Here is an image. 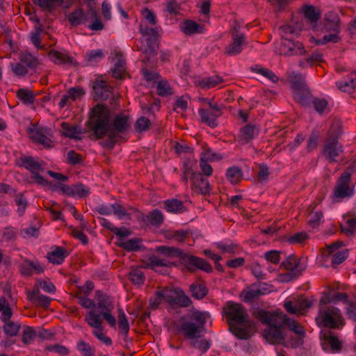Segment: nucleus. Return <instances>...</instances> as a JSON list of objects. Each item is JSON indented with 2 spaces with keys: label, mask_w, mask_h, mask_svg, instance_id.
Instances as JSON below:
<instances>
[{
  "label": "nucleus",
  "mask_w": 356,
  "mask_h": 356,
  "mask_svg": "<svg viewBox=\"0 0 356 356\" xmlns=\"http://www.w3.org/2000/svg\"><path fill=\"white\" fill-rule=\"evenodd\" d=\"M85 321L88 325L97 330H103L101 316L95 311H90L85 315Z\"/></svg>",
  "instance_id": "c9c22d12"
},
{
  "label": "nucleus",
  "mask_w": 356,
  "mask_h": 356,
  "mask_svg": "<svg viewBox=\"0 0 356 356\" xmlns=\"http://www.w3.org/2000/svg\"><path fill=\"white\" fill-rule=\"evenodd\" d=\"M223 79L219 76H214L211 77H207L203 79L200 81V86L202 88H213L218 86L219 83H222Z\"/></svg>",
  "instance_id": "0e129e2a"
},
{
  "label": "nucleus",
  "mask_w": 356,
  "mask_h": 356,
  "mask_svg": "<svg viewBox=\"0 0 356 356\" xmlns=\"http://www.w3.org/2000/svg\"><path fill=\"white\" fill-rule=\"evenodd\" d=\"M27 299L31 301L36 307L47 309L49 307L51 299L43 294L40 293V289L36 287L32 291H28Z\"/></svg>",
  "instance_id": "aec40b11"
},
{
  "label": "nucleus",
  "mask_w": 356,
  "mask_h": 356,
  "mask_svg": "<svg viewBox=\"0 0 356 356\" xmlns=\"http://www.w3.org/2000/svg\"><path fill=\"white\" fill-rule=\"evenodd\" d=\"M67 250L60 246H55L54 250L47 253V258L50 263L61 264L68 256Z\"/></svg>",
  "instance_id": "5701e85b"
},
{
  "label": "nucleus",
  "mask_w": 356,
  "mask_h": 356,
  "mask_svg": "<svg viewBox=\"0 0 356 356\" xmlns=\"http://www.w3.org/2000/svg\"><path fill=\"white\" fill-rule=\"evenodd\" d=\"M337 88L348 93L352 92L356 88V73L350 74L346 81H339L336 82Z\"/></svg>",
  "instance_id": "72a5a7b5"
},
{
  "label": "nucleus",
  "mask_w": 356,
  "mask_h": 356,
  "mask_svg": "<svg viewBox=\"0 0 356 356\" xmlns=\"http://www.w3.org/2000/svg\"><path fill=\"white\" fill-rule=\"evenodd\" d=\"M185 258H186V259L184 260L186 264L191 271H193L195 269H200L208 273L213 271L212 266L201 257L190 255L185 257Z\"/></svg>",
  "instance_id": "2eb2a0df"
},
{
  "label": "nucleus",
  "mask_w": 356,
  "mask_h": 356,
  "mask_svg": "<svg viewBox=\"0 0 356 356\" xmlns=\"http://www.w3.org/2000/svg\"><path fill=\"white\" fill-rule=\"evenodd\" d=\"M19 60L31 70L35 69L40 65L39 58L29 52H21L19 56Z\"/></svg>",
  "instance_id": "f704fd0d"
},
{
  "label": "nucleus",
  "mask_w": 356,
  "mask_h": 356,
  "mask_svg": "<svg viewBox=\"0 0 356 356\" xmlns=\"http://www.w3.org/2000/svg\"><path fill=\"white\" fill-rule=\"evenodd\" d=\"M4 323L3 330L8 337H14L18 335L22 325L19 322H14L8 318V320H1Z\"/></svg>",
  "instance_id": "7c9ffc66"
},
{
  "label": "nucleus",
  "mask_w": 356,
  "mask_h": 356,
  "mask_svg": "<svg viewBox=\"0 0 356 356\" xmlns=\"http://www.w3.org/2000/svg\"><path fill=\"white\" fill-rule=\"evenodd\" d=\"M106 136H107V138L100 144L102 147H107L109 149H112L114 147L115 144L118 142V139L120 138L111 131H109Z\"/></svg>",
  "instance_id": "338daca9"
},
{
  "label": "nucleus",
  "mask_w": 356,
  "mask_h": 356,
  "mask_svg": "<svg viewBox=\"0 0 356 356\" xmlns=\"http://www.w3.org/2000/svg\"><path fill=\"white\" fill-rule=\"evenodd\" d=\"M179 288H168L165 287L161 290V293L163 297V300L165 302L169 303L171 306L174 302V300L175 299V296L177 293H179Z\"/></svg>",
  "instance_id": "603ef678"
},
{
  "label": "nucleus",
  "mask_w": 356,
  "mask_h": 356,
  "mask_svg": "<svg viewBox=\"0 0 356 356\" xmlns=\"http://www.w3.org/2000/svg\"><path fill=\"white\" fill-rule=\"evenodd\" d=\"M67 19L71 27L78 26L84 24L87 21L86 16L81 8H77L67 15Z\"/></svg>",
  "instance_id": "bb28decb"
},
{
  "label": "nucleus",
  "mask_w": 356,
  "mask_h": 356,
  "mask_svg": "<svg viewBox=\"0 0 356 356\" xmlns=\"http://www.w3.org/2000/svg\"><path fill=\"white\" fill-rule=\"evenodd\" d=\"M181 31L186 35H191L196 33H202L204 27L195 21L185 19L180 24Z\"/></svg>",
  "instance_id": "b1692460"
},
{
  "label": "nucleus",
  "mask_w": 356,
  "mask_h": 356,
  "mask_svg": "<svg viewBox=\"0 0 356 356\" xmlns=\"http://www.w3.org/2000/svg\"><path fill=\"white\" fill-rule=\"evenodd\" d=\"M15 202L18 207L17 212L19 216H22L28 206V202L23 193H18L15 195Z\"/></svg>",
  "instance_id": "bf43d9fd"
},
{
  "label": "nucleus",
  "mask_w": 356,
  "mask_h": 356,
  "mask_svg": "<svg viewBox=\"0 0 356 356\" xmlns=\"http://www.w3.org/2000/svg\"><path fill=\"white\" fill-rule=\"evenodd\" d=\"M0 312H1V320H8L13 316L12 309L5 298L0 299Z\"/></svg>",
  "instance_id": "6e6d98bb"
},
{
  "label": "nucleus",
  "mask_w": 356,
  "mask_h": 356,
  "mask_svg": "<svg viewBox=\"0 0 356 356\" xmlns=\"http://www.w3.org/2000/svg\"><path fill=\"white\" fill-rule=\"evenodd\" d=\"M341 231L348 236L356 234V218H352L347 220L346 225L341 227Z\"/></svg>",
  "instance_id": "774afa93"
},
{
  "label": "nucleus",
  "mask_w": 356,
  "mask_h": 356,
  "mask_svg": "<svg viewBox=\"0 0 356 356\" xmlns=\"http://www.w3.org/2000/svg\"><path fill=\"white\" fill-rule=\"evenodd\" d=\"M36 333L34 328L29 326H24L22 334V341L24 344H30L35 337Z\"/></svg>",
  "instance_id": "680f3d73"
},
{
  "label": "nucleus",
  "mask_w": 356,
  "mask_h": 356,
  "mask_svg": "<svg viewBox=\"0 0 356 356\" xmlns=\"http://www.w3.org/2000/svg\"><path fill=\"white\" fill-rule=\"evenodd\" d=\"M60 127L62 128V135L65 137L75 139L76 140H81L80 134L85 133H91V131H88L86 127L85 129H82L79 125L73 124L71 125L70 123L63 122L61 123Z\"/></svg>",
  "instance_id": "a211bd4d"
},
{
  "label": "nucleus",
  "mask_w": 356,
  "mask_h": 356,
  "mask_svg": "<svg viewBox=\"0 0 356 356\" xmlns=\"http://www.w3.org/2000/svg\"><path fill=\"white\" fill-rule=\"evenodd\" d=\"M99 309V314L104 320L111 326L115 327L116 325V319L113 315V311L114 310V305H110V306H106L104 307H97Z\"/></svg>",
  "instance_id": "79ce46f5"
},
{
  "label": "nucleus",
  "mask_w": 356,
  "mask_h": 356,
  "mask_svg": "<svg viewBox=\"0 0 356 356\" xmlns=\"http://www.w3.org/2000/svg\"><path fill=\"white\" fill-rule=\"evenodd\" d=\"M305 17L312 23L316 22L320 19V14L317 13L312 6H305L303 7Z\"/></svg>",
  "instance_id": "4d7b16f0"
},
{
  "label": "nucleus",
  "mask_w": 356,
  "mask_h": 356,
  "mask_svg": "<svg viewBox=\"0 0 356 356\" xmlns=\"http://www.w3.org/2000/svg\"><path fill=\"white\" fill-rule=\"evenodd\" d=\"M243 171L237 166H232L227 170L226 177L232 184H238L243 178Z\"/></svg>",
  "instance_id": "58836bf2"
},
{
  "label": "nucleus",
  "mask_w": 356,
  "mask_h": 356,
  "mask_svg": "<svg viewBox=\"0 0 356 356\" xmlns=\"http://www.w3.org/2000/svg\"><path fill=\"white\" fill-rule=\"evenodd\" d=\"M352 172L344 170L337 178L331 199L333 202H339L343 199L351 197L354 195V186L352 185Z\"/></svg>",
  "instance_id": "f03ea898"
},
{
  "label": "nucleus",
  "mask_w": 356,
  "mask_h": 356,
  "mask_svg": "<svg viewBox=\"0 0 356 356\" xmlns=\"http://www.w3.org/2000/svg\"><path fill=\"white\" fill-rule=\"evenodd\" d=\"M17 97L26 105L31 104L35 101V95L33 91L25 89L20 88L16 92Z\"/></svg>",
  "instance_id": "c03bdc74"
},
{
  "label": "nucleus",
  "mask_w": 356,
  "mask_h": 356,
  "mask_svg": "<svg viewBox=\"0 0 356 356\" xmlns=\"http://www.w3.org/2000/svg\"><path fill=\"white\" fill-rule=\"evenodd\" d=\"M29 134L31 139L35 143L46 148H51L53 146V141L44 134L42 129H30Z\"/></svg>",
  "instance_id": "4be33fe9"
},
{
  "label": "nucleus",
  "mask_w": 356,
  "mask_h": 356,
  "mask_svg": "<svg viewBox=\"0 0 356 356\" xmlns=\"http://www.w3.org/2000/svg\"><path fill=\"white\" fill-rule=\"evenodd\" d=\"M118 327L124 334L127 335L129 331V325L127 316L122 309H119L118 314Z\"/></svg>",
  "instance_id": "052dcab7"
},
{
  "label": "nucleus",
  "mask_w": 356,
  "mask_h": 356,
  "mask_svg": "<svg viewBox=\"0 0 356 356\" xmlns=\"http://www.w3.org/2000/svg\"><path fill=\"white\" fill-rule=\"evenodd\" d=\"M280 52L285 56H302L306 53L302 42L286 37L282 38Z\"/></svg>",
  "instance_id": "1a4fd4ad"
},
{
  "label": "nucleus",
  "mask_w": 356,
  "mask_h": 356,
  "mask_svg": "<svg viewBox=\"0 0 356 356\" xmlns=\"http://www.w3.org/2000/svg\"><path fill=\"white\" fill-rule=\"evenodd\" d=\"M312 306L311 301L305 296H301L293 301H286L284 304V307L287 312L295 314L302 312Z\"/></svg>",
  "instance_id": "f8f14e48"
},
{
  "label": "nucleus",
  "mask_w": 356,
  "mask_h": 356,
  "mask_svg": "<svg viewBox=\"0 0 356 356\" xmlns=\"http://www.w3.org/2000/svg\"><path fill=\"white\" fill-rule=\"evenodd\" d=\"M198 113L202 122L211 128H215L218 126L217 118H219V116L207 108H200Z\"/></svg>",
  "instance_id": "c756f323"
},
{
  "label": "nucleus",
  "mask_w": 356,
  "mask_h": 356,
  "mask_svg": "<svg viewBox=\"0 0 356 356\" xmlns=\"http://www.w3.org/2000/svg\"><path fill=\"white\" fill-rule=\"evenodd\" d=\"M44 162L37 157L31 156L22 155L17 161V165L20 168H24L29 171L35 182L42 186H47L49 181L42 176L40 173L44 170L43 165Z\"/></svg>",
  "instance_id": "7ed1b4c3"
},
{
  "label": "nucleus",
  "mask_w": 356,
  "mask_h": 356,
  "mask_svg": "<svg viewBox=\"0 0 356 356\" xmlns=\"http://www.w3.org/2000/svg\"><path fill=\"white\" fill-rule=\"evenodd\" d=\"M146 220L147 223L156 227H159L163 222L164 217L162 212L156 209L149 212L146 216Z\"/></svg>",
  "instance_id": "4c0bfd02"
},
{
  "label": "nucleus",
  "mask_w": 356,
  "mask_h": 356,
  "mask_svg": "<svg viewBox=\"0 0 356 356\" xmlns=\"http://www.w3.org/2000/svg\"><path fill=\"white\" fill-rule=\"evenodd\" d=\"M10 67L13 74L19 77H24L29 72L28 68L19 60L17 63H11Z\"/></svg>",
  "instance_id": "5fc2aeb1"
},
{
  "label": "nucleus",
  "mask_w": 356,
  "mask_h": 356,
  "mask_svg": "<svg viewBox=\"0 0 356 356\" xmlns=\"http://www.w3.org/2000/svg\"><path fill=\"white\" fill-rule=\"evenodd\" d=\"M232 42L227 46L224 54L226 56H236L242 51V47L247 44L245 33L240 31V26L236 24L231 30Z\"/></svg>",
  "instance_id": "423d86ee"
},
{
  "label": "nucleus",
  "mask_w": 356,
  "mask_h": 356,
  "mask_svg": "<svg viewBox=\"0 0 356 356\" xmlns=\"http://www.w3.org/2000/svg\"><path fill=\"white\" fill-rule=\"evenodd\" d=\"M254 316L257 318L261 323L266 325H271L276 322V318H280V315H275L270 312L266 311L263 309H259L254 312Z\"/></svg>",
  "instance_id": "2f4dec72"
},
{
  "label": "nucleus",
  "mask_w": 356,
  "mask_h": 356,
  "mask_svg": "<svg viewBox=\"0 0 356 356\" xmlns=\"http://www.w3.org/2000/svg\"><path fill=\"white\" fill-rule=\"evenodd\" d=\"M74 197H86L90 194V188L82 184L72 185Z\"/></svg>",
  "instance_id": "e2e57ef3"
},
{
  "label": "nucleus",
  "mask_w": 356,
  "mask_h": 356,
  "mask_svg": "<svg viewBox=\"0 0 356 356\" xmlns=\"http://www.w3.org/2000/svg\"><path fill=\"white\" fill-rule=\"evenodd\" d=\"M88 131H91L89 138L92 140L103 139L111 131L118 136L124 134L130 128L129 117L120 114L111 119V111L104 104L94 106L88 114L86 121Z\"/></svg>",
  "instance_id": "f257e3e1"
},
{
  "label": "nucleus",
  "mask_w": 356,
  "mask_h": 356,
  "mask_svg": "<svg viewBox=\"0 0 356 356\" xmlns=\"http://www.w3.org/2000/svg\"><path fill=\"white\" fill-rule=\"evenodd\" d=\"M128 278L133 284H143L145 280V276L140 268H131L128 274Z\"/></svg>",
  "instance_id": "37998d69"
},
{
  "label": "nucleus",
  "mask_w": 356,
  "mask_h": 356,
  "mask_svg": "<svg viewBox=\"0 0 356 356\" xmlns=\"http://www.w3.org/2000/svg\"><path fill=\"white\" fill-rule=\"evenodd\" d=\"M280 319L283 325L289 327L290 330L297 334V337H291V347L296 348L303 343V338L305 337V329L297 321L287 317L285 314H280Z\"/></svg>",
  "instance_id": "6e6552de"
},
{
  "label": "nucleus",
  "mask_w": 356,
  "mask_h": 356,
  "mask_svg": "<svg viewBox=\"0 0 356 356\" xmlns=\"http://www.w3.org/2000/svg\"><path fill=\"white\" fill-rule=\"evenodd\" d=\"M293 98L296 102L304 106H309L313 99L311 90L309 88L294 92Z\"/></svg>",
  "instance_id": "473e14b6"
},
{
  "label": "nucleus",
  "mask_w": 356,
  "mask_h": 356,
  "mask_svg": "<svg viewBox=\"0 0 356 356\" xmlns=\"http://www.w3.org/2000/svg\"><path fill=\"white\" fill-rule=\"evenodd\" d=\"M190 346L200 350L202 353H205L211 347V341L204 339L195 338L191 340Z\"/></svg>",
  "instance_id": "de8ad7c7"
},
{
  "label": "nucleus",
  "mask_w": 356,
  "mask_h": 356,
  "mask_svg": "<svg viewBox=\"0 0 356 356\" xmlns=\"http://www.w3.org/2000/svg\"><path fill=\"white\" fill-rule=\"evenodd\" d=\"M50 59L57 65L69 64L72 65L74 59L70 56L67 52H61L57 50L52 49L49 52Z\"/></svg>",
  "instance_id": "393cba45"
},
{
  "label": "nucleus",
  "mask_w": 356,
  "mask_h": 356,
  "mask_svg": "<svg viewBox=\"0 0 356 356\" xmlns=\"http://www.w3.org/2000/svg\"><path fill=\"white\" fill-rule=\"evenodd\" d=\"M193 302L191 298L186 296L182 289H179V293H177L175 299L172 306H177L179 307H188L192 305Z\"/></svg>",
  "instance_id": "a18cd8bd"
},
{
  "label": "nucleus",
  "mask_w": 356,
  "mask_h": 356,
  "mask_svg": "<svg viewBox=\"0 0 356 356\" xmlns=\"http://www.w3.org/2000/svg\"><path fill=\"white\" fill-rule=\"evenodd\" d=\"M140 243L141 239L133 238L125 241H120L117 243V245L128 252H134L140 249Z\"/></svg>",
  "instance_id": "ea45409f"
},
{
  "label": "nucleus",
  "mask_w": 356,
  "mask_h": 356,
  "mask_svg": "<svg viewBox=\"0 0 356 356\" xmlns=\"http://www.w3.org/2000/svg\"><path fill=\"white\" fill-rule=\"evenodd\" d=\"M264 293L265 292L260 289H250L248 290H243L242 296L243 297V300L246 302H249Z\"/></svg>",
  "instance_id": "864d4df0"
},
{
  "label": "nucleus",
  "mask_w": 356,
  "mask_h": 356,
  "mask_svg": "<svg viewBox=\"0 0 356 356\" xmlns=\"http://www.w3.org/2000/svg\"><path fill=\"white\" fill-rule=\"evenodd\" d=\"M151 122L145 117H140L137 119L135 124V129L138 132H145L150 129Z\"/></svg>",
  "instance_id": "69168bd1"
},
{
  "label": "nucleus",
  "mask_w": 356,
  "mask_h": 356,
  "mask_svg": "<svg viewBox=\"0 0 356 356\" xmlns=\"http://www.w3.org/2000/svg\"><path fill=\"white\" fill-rule=\"evenodd\" d=\"M281 268L286 269L288 272L282 275V280L284 282H290L298 277L305 269V266H301L300 260L297 261L296 257L291 255L282 261Z\"/></svg>",
  "instance_id": "0eeeda50"
},
{
  "label": "nucleus",
  "mask_w": 356,
  "mask_h": 356,
  "mask_svg": "<svg viewBox=\"0 0 356 356\" xmlns=\"http://www.w3.org/2000/svg\"><path fill=\"white\" fill-rule=\"evenodd\" d=\"M193 298L197 300L203 299L208 293V289L203 283H193L189 287Z\"/></svg>",
  "instance_id": "e433bc0d"
},
{
  "label": "nucleus",
  "mask_w": 356,
  "mask_h": 356,
  "mask_svg": "<svg viewBox=\"0 0 356 356\" xmlns=\"http://www.w3.org/2000/svg\"><path fill=\"white\" fill-rule=\"evenodd\" d=\"M33 3L39 6L42 11L51 12L57 7L69 8L72 0H32Z\"/></svg>",
  "instance_id": "ddd939ff"
},
{
  "label": "nucleus",
  "mask_w": 356,
  "mask_h": 356,
  "mask_svg": "<svg viewBox=\"0 0 356 356\" xmlns=\"http://www.w3.org/2000/svg\"><path fill=\"white\" fill-rule=\"evenodd\" d=\"M92 89L96 100H106L111 99L112 102H115L116 99L113 93V88L104 80L97 79L94 81ZM111 104H113V102H111Z\"/></svg>",
  "instance_id": "9d476101"
},
{
  "label": "nucleus",
  "mask_w": 356,
  "mask_h": 356,
  "mask_svg": "<svg viewBox=\"0 0 356 356\" xmlns=\"http://www.w3.org/2000/svg\"><path fill=\"white\" fill-rule=\"evenodd\" d=\"M105 56L102 49L91 50L86 53V60L89 65H94Z\"/></svg>",
  "instance_id": "8fccbe9b"
},
{
  "label": "nucleus",
  "mask_w": 356,
  "mask_h": 356,
  "mask_svg": "<svg viewBox=\"0 0 356 356\" xmlns=\"http://www.w3.org/2000/svg\"><path fill=\"white\" fill-rule=\"evenodd\" d=\"M179 332H181L187 339L200 338L203 330L195 323L191 321L183 322L178 327Z\"/></svg>",
  "instance_id": "6ab92c4d"
},
{
  "label": "nucleus",
  "mask_w": 356,
  "mask_h": 356,
  "mask_svg": "<svg viewBox=\"0 0 356 356\" xmlns=\"http://www.w3.org/2000/svg\"><path fill=\"white\" fill-rule=\"evenodd\" d=\"M157 251L162 254L170 257H178L184 259L186 257L181 249L175 247L162 245L157 248Z\"/></svg>",
  "instance_id": "a19ab883"
},
{
  "label": "nucleus",
  "mask_w": 356,
  "mask_h": 356,
  "mask_svg": "<svg viewBox=\"0 0 356 356\" xmlns=\"http://www.w3.org/2000/svg\"><path fill=\"white\" fill-rule=\"evenodd\" d=\"M325 19L326 21L325 29L327 31L339 33L340 31V19L339 15L334 12H329L325 14Z\"/></svg>",
  "instance_id": "cd10ccee"
},
{
  "label": "nucleus",
  "mask_w": 356,
  "mask_h": 356,
  "mask_svg": "<svg viewBox=\"0 0 356 356\" xmlns=\"http://www.w3.org/2000/svg\"><path fill=\"white\" fill-rule=\"evenodd\" d=\"M323 323L326 327L337 328L341 321L340 311L336 307H330L322 314Z\"/></svg>",
  "instance_id": "4468645a"
},
{
  "label": "nucleus",
  "mask_w": 356,
  "mask_h": 356,
  "mask_svg": "<svg viewBox=\"0 0 356 356\" xmlns=\"http://www.w3.org/2000/svg\"><path fill=\"white\" fill-rule=\"evenodd\" d=\"M18 268L22 275L24 276H31L34 273L40 274L44 272V268L38 261H33L27 259H25L22 263L19 264Z\"/></svg>",
  "instance_id": "412c9836"
},
{
  "label": "nucleus",
  "mask_w": 356,
  "mask_h": 356,
  "mask_svg": "<svg viewBox=\"0 0 356 356\" xmlns=\"http://www.w3.org/2000/svg\"><path fill=\"white\" fill-rule=\"evenodd\" d=\"M222 314L225 316L229 326L234 324H243L248 319V313L245 307L233 301L226 302L222 308Z\"/></svg>",
  "instance_id": "20e7f679"
},
{
  "label": "nucleus",
  "mask_w": 356,
  "mask_h": 356,
  "mask_svg": "<svg viewBox=\"0 0 356 356\" xmlns=\"http://www.w3.org/2000/svg\"><path fill=\"white\" fill-rule=\"evenodd\" d=\"M266 339L273 344H281L284 342V335L281 330V326L277 325L275 323L268 325L264 331Z\"/></svg>",
  "instance_id": "f3484780"
},
{
  "label": "nucleus",
  "mask_w": 356,
  "mask_h": 356,
  "mask_svg": "<svg viewBox=\"0 0 356 356\" xmlns=\"http://www.w3.org/2000/svg\"><path fill=\"white\" fill-rule=\"evenodd\" d=\"M111 208L113 209L112 213L117 216L119 219L131 218V214L129 213L127 209L122 207L121 204L115 203L111 204Z\"/></svg>",
  "instance_id": "13d9d810"
},
{
  "label": "nucleus",
  "mask_w": 356,
  "mask_h": 356,
  "mask_svg": "<svg viewBox=\"0 0 356 356\" xmlns=\"http://www.w3.org/2000/svg\"><path fill=\"white\" fill-rule=\"evenodd\" d=\"M157 41V36L148 37L147 38V47H145V49H140V50L145 54V59H143V62L148 61L152 57H154L157 54V49L159 47Z\"/></svg>",
  "instance_id": "a878e982"
},
{
  "label": "nucleus",
  "mask_w": 356,
  "mask_h": 356,
  "mask_svg": "<svg viewBox=\"0 0 356 356\" xmlns=\"http://www.w3.org/2000/svg\"><path fill=\"white\" fill-rule=\"evenodd\" d=\"M191 188L197 193L204 195L209 194L211 191L209 180L200 172L193 175Z\"/></svg>",
  "instance_id": "dca6fc26"
},
{
  "label": "nucleus",
  "mask_w": 356,
  "mask_h": 356,
  "mask_svg": "<svg viewBox=\"0 0 356 356\" xmlns=\"http://www.w3.org/2000/svg\"><path fill=\"white\" fill-rule=\"evenodd\" d=\"M188 234V231H185L182 229L168 230L164 233V236L166 239H173L177 242H182L185 240Z\"/></svg>",
  "instance_id": "49530a36"
},
{
  "label": "nucleus",
  "mask_w": 356,
  "mask_h": 356,
  "mask_svg": "<svg viewBox=\"0 0 356 356\" xmlns=\"http://www.w3.org/2000/svg\"><path fill=\"white\" fill-rule=\"evenodd\" d=\"M341 134L330 129L322 148V155L329 163L337 162V158L343 152V145L339 142Z\"/></svg>",
  "instance_id": "39448f33"
},
{
  "label": "nucleus",
  "mask_w": 356,
  "mask_h": 356,
  "mask_svg": "<svg viewBox=\"0 0 356 356\" xmlns=\"http://www.w3.org/2000/svg\"><path fill=\"white\" fill-rule=\"evenodd\" d=\"M254 328L255 323L250 320L243 324H234L229 326V330L236 338L245 340L250 338Z\"/></svg>",
  "instance_id": "9b49d317"
},
{
  "label": "nucleus",
  "mask_w": 356,
  "mask_h": 356,
  "mask_svg": "<svg viewBox=\"0 0 356 356\" xmlns=\"http://www.w3.org/2000/svg\"><path fill=\"white\" fill-rule=\"evenodd\" d=\"M156 92L161 97H166L172 95L173 90L166 80H161L157 83Z\"/></svg>",
  "instance_id": "09e8293b"
},
{
  "label": "nucleus",
  "mask_w": 356,
  "mask_h": 356,
  "mask_svg": "<svg viewBox=\"0 0 356 356\" xmlns=\"http://www.w3.org/2000/svg\"><path fill=\"white\" fill-rule=\"evenodd\" d=\"M255 127L252 124H246L241 129L240 138L247 143L254 138Z\"/></svg>",
  "instance_id": "3c124183"
},
{
  "label": "nucleus",
  "mask_w": 356,
  "mask_h": 356,
  "mask_svg": "<svg viewBox=\"0 0 356 356\" xmlns=\"http://www.w3.org/2000/svg\"><path fill=\"white\" fill-rule=\"evenodd\" d=\"M164 209L166 211L173 213H183L186 211L184 202L177 199L166 200L163 202Z\"/></svg>",
  "instance_id": "c85d7f7f"
}]
</instances>
